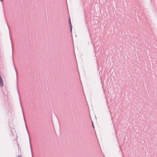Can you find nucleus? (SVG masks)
I'll return each mask as SVG.
<instances>
[{"label": "nucleus", "mask_w": 157, "mask_h": 157, "mask_svg": "<svg viewBox=\"0 0 157 157\" xmlns=\"http://www.w3.org/2000/svg\"><path fill=\"white\" fill-rule=\"evenodd\" d=\"M17 146H18V149L19 150V151L20 150V151H21V148L19 146V144H17Z\"/></svg>", "instance_id": "nucleus-1"}, {"label": "nucleus", "mask_w": 157, "mask_h": 157, "mask_svg": "<svg viewBox=\"0 0 157 157\" xmlns=\"http://www.w3.org/2000/svg\"><path fill=\"white\" fill-rule=\"evenodd\" d=\"M69 22H70V24L71 25V30H72V26H71V21H70H70H69Z\"/></svg>", "instance_id": "nucleus-2"}, {"label": "nucleus", "mask_w": 157, "mask_h": 157, "mask_svg": "<svg viewBox=\"0 0 157 157\" xmlns=\"http://www.w3.org/2000/svg\"><path fill=\"white\" fill-rule=\"evenodd\" d=\"M92 123L93 127H94V124H93V122L92 121Z\"/></svg>", "instance_id": "nucleus-3"}, {"label": "nucleus", "mask_w": 157, "mask_h": 157, "mask_svg": "<svg viewBox=\"0 0 157 157\" xmlns=\"http://www.w3.org/2000/svg\"><path fill=\"white\" fill-rule=\"evenodd\" d=\"M17 157H21L20 155H18Z\"/></svg>", "instance_id": "nucleus-4"}, {"label": "nucleus", "mask_w": 157, "mask_h": 157, "mask_svg": "<svg viewBox=\"0 0 157 157\" xmlns=\"http://www.w3.org/2000/svg\"><path fill=\"white\" fill-rule=\"evenodd\" d=\"M1 2H2L3 1V0H1Z\"/></svg>", "instance_id": "nucleus-5"}]
</instances>
